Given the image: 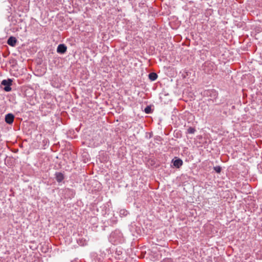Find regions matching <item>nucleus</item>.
Masks as SVG:
<instances>
[{"mask_svg":"<svg viewBox=\"0 0 262 262\" xmlns=\"http://www.w3.org/2000/svg\"><path fill=\"white\" fill-rule=\"evenodd\" d=\"M12 80L10 78L2 80L1 85L4 86L3 90L7 92H10L12 90L11 86L12 84Z\"/></svg>","mask_w":262,"mask_h":262,"instance_id":"obj_1","label":"nucleus"},{"mask_svg":"<svg viewBox=\"0 0 262 262\" xmlns=\"http://www.w3.org/2000/svg\"><path fill=\"white\" fill-rule=\"evenodd\" d=\"M171 163L173 164V167L179 168L183 165V162L181 159L174 157L172 160Z\"/></svg>","mask_w":262,"mask_h":262,"instance_id":"obj_2","label":"nucleus"},{"mask_svg":"<svg viewBox=\"0 0 262 262\" xmlns=\"http://www.w3.org/2000/svg\"><path fill=\"white\" fill-rule=\"evenodd\" d=\"M67 50V47L64 44H59L57 48V52L60 54H64Z\"/></svg>","mask_w":262,"mask_h":262,"instance_id":"obj_3","label":"nucleus"},{"mask_svg":"<svg viewBox=\"0 0 262 262\" xmlns=\"http://www.w3.org/2000/svg\"><path fill=\"white\" fill-rule=\"evenodd\" d=\"M14 116L11 113H9L5 116V121L9 124H11L14 121Z\"/></svg>","mask_w":262,"mask_h":262,"instance_id":"obj_4","label":"nucleus"},{"mask_svg":"<svg viewBox=\"0 0 262 262\" xmlns=\"http://www.w3.org/2000/svg\"><path fill=\"white\" fill-rule=\"evenodd\" d=\"M55 176L57 182L59 183L62 182L64 179V175L60 172H56L55 173Z\"/></svg>","mask_w":262,"mask_h":262,"instance_id":"obj_5","label":"nucleus"},{"mask_svg":"<svg viewBox=\"0 0 262 262\" xmlns=\"http://www.w3.org/2000/svg\"><path fill=\"white\" fill-rule=\"evenodd\" d=\"M206 94L214 99L217 98V96H218L217 92L215 90H214L207 91L206 92Z\"/></svg>","mask_w":262,"mask_h":262,"instance_id":"obj_6","label":"nucleus"},{"mask_svg":"<svg viewBox=\"0 0 262 262\" xmlns=\"http://www.w3.org/2000/svg\"><path fill=\"white\" fill-rule=\"evenodd\" d=\"M16 38L13 36H10L7 40V43L13 47L16 46Z\"/></svg>","mask_w":262,"mask_h":262,"instance_id":"obj_7","label":"nucleus"},{"mask_svg":"<svg viewBox=\"0 0 262 262\" xmlns=\"http://www.w3.org/2000/svg\"><path fill=\"white\" fill-rule=\"evenodd\" d=\"M148 78L151 81H155L158 78V75L154 72L150 73L148 74Z\"/></svg>","mask_w":262,"mask_h":262,"instance_id":"obj_8","label":"nucleus"},{"mask_svg":"<svg viewBox=\"0 0 262 262\" xmlns=\"http://www.w3.org/2000/svg\"><path fill=\"white\" fill-rule=\"evenodd\" d=\"M196 129L192 127H189L187 130V134H193L195 132Z\"/></svg>","mask_w":262,"mask_h":262,"instance_id":"obj_9","label":"nucleus"},{"mask_svg":"<svg viewBox=\"0 0 262 262\" xmlns=\"http://www.w3.org/2000/svg\"><path fill=\"white\" fill-rule=\"evenodd\" d=\"M214 170L217 173H220L222 170V168L220 166H216L213 167Z\"/></svg>","mask_w":262,"mask_h":262,"instance_id":"obj_10","label":"nucleus"},{"mask_svg":"<svg viewBox=\"0 0 262 262\" xmlns=\"http://www.w3.org/2000/svg\"><path fill=\"white\" fill-rule=\"evenodd\" d=\"M144 112L146 114H150L151 113V108L150 106H147L144 109Z\"/></svg>","mask_w":262,"mask_h":262,"instance_id":"obj_11","label":"nucleus"},{"mask_svg":"<svg viewBox=\"0 0 262 262\" xmlns=\"http://www.w3.org/2000/svg\"><path fill=\"white\" fill-rule=\"evenodd\" d=\"M120 213L121 215H123L124 216H126L127 215V211L125 209H122L120 211Z\"/></svg>","mask_w":262,"mask_h":262,"instance_id":"obj_12","label":"nucleus"},{"mask_svg":"<svg viewBox=\"0 0 262 262\" xmlns=\"http://www.w3.org/2000/svg\"><path fill=\"white\" fill-rule=\"evenodd\" d=\"M110 222H111V225H113L115 224L117 222V220H116V217H113L112 219H110Z\"/></svg>","mask_w":262,"mask_h":262,"instance_id":"obj_13","label":"nucleus"},{"mask_svg":"<svg viewBox=\"0 0 262 262\" xmlns=\"http://www.w3.org/2000/svg\"><path fill=\"white\" fill-rule=\"evenodd\" d=\"M168 260H169L168 259H164V261H163V262H165V261H168Z\"/></svg>","mask_w":262,"mask_h":262,"instance_id":"obj_14","label":"nucleus"}]
</instances>
